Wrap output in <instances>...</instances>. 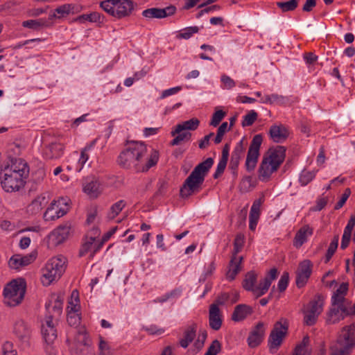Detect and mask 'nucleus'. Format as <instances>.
Returning <instances> with one entry per match:
<instances>
[{
    "label": "nucleus",
    "mask_w": 355,
    "mask_h": 355,
    "mask_svg": "<svg viewBox=\"0 0 355 355\" xmlns=\"http://www.w3.org/2000/svg\"><path fill=\"white\" fill-rule=\"evenodd\" d=\"M298 0H289L288 1H278L277 6L282 12H291L295 10L298 6Z\"/></svg>",
    "instance_id": "nucleus-40"
},
{
    "label": "nucleus",
    "mask_w": 355,
    "mask_h": 355,
    "mask_svg": "<svg viewBox=\"0 0 355 355\" xmlns=\"http://www.w3.org/2000/svg\"><path fill=\"white\" fill-rule=\"evenodd\" d=\"M26 282L21 279L12 280L3 289L4 302L9 306H15L20 304L24 297Z\"/></svg>",
    "instance_id": "nucleus-4"
},
{
    "label": "nucleus",
    "mask_w": 355,
    "mask_h": 355,
    "mask_svg": "<svg viewBox=\"0 0 355 355\" xmlns=\"http://www.w3.org/2000/svg\"><path fill=\"white\" fill-rule=\"evenodd\" d=\"M144 329L150 335H161L164 332V329L163 328H159L156 325L146 327H144Z\"/></svg>",
    "instance_id": "nucleus-62"
},
{
    "label": "nucleus",
    "mask_w": 355,
    "mask_h": 355,
    "mask_svg": "<svg viewBox=\"0 0 355 355\" xmlns=\"http://www.w3.org/2000/svg\"><path fill=\"white\" fill-rule=\"evenodd\" d=\"M253 313V309L249 305L241 304L235 306L232 315V320L235 322L242 321Z\"/></svg>",
    "instance_id": "nucleus-23"
},
{
    "label": "nucleus",
    "mask_w": 355,
    "mask_h": 355,
    "mask_svg": "<svg viewBox=\"0 0 355 355\" xmlns=\"http://www.w3.org/2000/svg\"><path fill=\"white\" fill-rule=\"evenodd\" d=\"M197 324L193 323L187 327L184 332L183 338L180 340V345L183 348H187L194 340L196 336Z\"/></svg>",
    "instance_id": "nucleus-31"
},
{
    "label": "nucleus",
    "mask_w": 355,
    "mask_h": 355,
    "mask_svg": "<svg viewBox=\"0 0 355 355\" xmlns=\"http://www.w3.org/2000/svg\"><path fill=\"white\" fill-rule=\"evenodd\" d=\"M313 263L309 259H305L299 263L298 268L295 272V283L297 288L304 287L307 283L312 273Z\"/></svg>",
    "instance_id": "nucleus-8"
},
{
    "label": "nucleus",
    "mask_w": 355,
    "mask_h": 355,
    "mask_svg": "<svg viewBox=\"0 0 355 355\" xmlns=\"http://www.w3.org/2000/svg\"><path fill=\"white\" fill-rule=\"evenodd\" d=\"M323 304V295L321 294H318L315 295V299L310 302V308L308 311L311 312V313H315L316 315H319L322 311Z\"/></svg>",
    "instance_id": "nucleus-37"
},
{
    "label": "nucleus",
    "mask_w": 355,
    "mask_h": 355,
    "mask_svg": "<svg viewBox=\"0 0 355 355\" xmlns=\"http://www.w3.org/2000/svg\"><path fill=\"white\" fill-rule=\"evenodd\" d=\"M14 334L18 338L19 340L28 343L31 338V331L28 324L22 320H17L14 325Z\"/></svg>",
    "instance_id": "nucleus-14"
},
{
    "label": "nucleus",
    "mask_w": 355,
    "mask_h": 355,
    "mask_svg": "<svg viewBox=\"0 0 355 355\" xmlns=\"http://www.w3.org/2000/svg\"><path fill=\"white\" fill-rule=\"evenodd\" d=\"M46 203L47 200L45 196H38L28 205L27 212L32 215L37 214L40 212Z\"/></svg>",
    "instance_id": "nucleus-32"
},
{
    "label": "nucleus",
    "mask_w": 355,
    "mask_h": 355,
    "mask_svg": "<svg viewBox=\"0 0 355 355\" xmlns=\"http://www.w3.org/2000/svg\"><path fill=\"white\" fill-rule=\"evenodd\" d=\"M55 17V14L50 15L48 19H30L22 22V26L25 28H31L35 31H39L43 27H48L50 26V21Z\"/></svg>",
    "instance_id": "nucleus-22"
},
{
    "label": "nucleus",
    "mask_w": 355,
    "mask_h": 355,
    "mask_svg": "<svg viewBox=\"0 0 355 355\" xmlns=\"http://www.w3.org/2000/svg\"><path fill=\"white\" fill-rule=\"evenodd\" d=\"M269 135L274 142L282 143L288 137L289 132L285 125L274 124L270 128Z\"/></svg>",
    "instance_id": "nucleus-17"
},
{
    "label": "nucleus",
    "mask_w": 355,
    "mask_h": 355,
    "mask_svg": "<svg viewBox=\"0 0 355 355\" xmlns=\"http://www.w3.org/2000/svg\"><path fill=\"white\" fill-rule=\"evenodd\" d=\"M62 304H63V297L60 295H58L53 302V305L51 307V302L49 301V303H46L45 306L49 313V315H53L54 318L56 316H60L62 312Z\"/></svg>",
    "instance_id": "nucleus-33"
},
{
    "label": "nucleus",
    "mask_w": 355,
    "mask_h": 355,
    "mask_svg": "<svg viewBox=\"0 0 355 355\" xmlns=\"http://www.w3.org/2000/svg\"><path fill=\"white\" fill-rule=\"evenodd\" d=\"M165 15L164 10L159 8H151L144 10L142 12V15L144 17L149 19H163V16Z\"/></svg>",
    "instance_id": "nucleus-42"
},
{
    "label": "nucleus",
    "mask_w": 355,
    "mask_h": 355,
    "mask_svg": "<svg viewBox=\"0 0 355 355\" xmlns=\"http://www.w3.org/2000/svg\"><path fill=\"white\" fill-rule=\"evenodd\" d=\"M135 9L132 0H119L116 4L115 17L122 19L129 17Z\"/></svg>",
    "instance_id": "nucleus-15"
},
{
    "label": "nucleus",
    "mask_w": 355,
    "mask_h": 355,
    "mask_svg": "<svg viewBox=\"0 0 355 355\" xmlns=\"http://www.w3.org/2000/svg\"><path fill=\"white\" fill-rule=\"evenodd\" d=\"M262 203L261 199L259 198L256 200L251 207L250 211V224L249 227L251 230H254L256 228L257 222L260 215V207Z\"/></svg>",
    "instance_id": "nucleus-29"
},
{
    "label": "nucleus",
    "mask_w": 355,
    "mask_h": 355,
    "mask_svg": "<svg viewBox=\"0 0 355 355\" xmlns=\"http://www.w3.org/2000/svg\"><path fill=\"white\" fill-rule=\"evenodd\" d=\"M221 350V344L218 340L212 341L205 355H217Z\"/></svg>",
    "instance_id": "nucleus-50"
},
{
    "label": "nucleus",
    "mask_w": 355,
    "mask_h": 355,
    "mask_svg": "<svg viewBox=\"0 0 355 355\" xmlns=\"http://www.w3.org/2000/svg\"><path fill=\"white\" fill-rule=\"evenodd\" d=\"M288 281H289V274L287 272H284L282 274V275L281 276V278L279 280L278 285H277L278 290L279 292H281V293L284 292L286 289L288 284Z\"/></svg>",
    "instance_id": "nucleus-52"
},
{
    "label": "nucleus",
    "mask_w": 355,
    "mask_h": 355,
    "mask_svg": "<svg viewBox=\"0 0 355 355\" xmlns=\"http://www.w3.org/2000/svg\"><path fill=\"white\" fill-rule=\"evenodd\" d=\"M351 194V190L349 188L345 189L344 193L342 194L341 198L336 204L334 209L338 210L340 209L346 202L347 200Z\"/></svg>",
    "instance_id": "nucleus-56"
},
{
    "label": "nucleus",
    "mask_w": 355,
    "mask_h": 355,
    "mask_svg": "<svg viewBox=\"0 0 355 355\" xmlns=\"http://www.w3.org/2000/svg\"><path fill=\"white\" fill-rule=\"evenodd\" d=\"M345 318V315L343 313H340V311L339 306L333 307L330 309L328 313L327 322L331 324L338 323L339 321L343 320Z\"/></svg>",
    "instance_id": "nucleus-39"
},
{
    "label": "nucleus",
    "mask_w": 355,
    "mask_h": 355,
    "mask_svg": "<svg viewBox=\"0 0 355 355\" xmlns=\"http://www.w3.org/2000/svg\"><path fill=\"white\" fill-rule=\"evenodd\" d=\"M191 133L189 132H181L174 136V139L170 142L172 146H178L183 141H189L191 138Z\"/></svg>",
    "instance_id": "nucleus-44"
},
{
    "label": "nucleus",
    "mask_w": 355,
    "mask_h": 355,
    "mask_svg": "<svg viewBox=\"0 0 355 355\" xmlns=\"http://www.w3.org/2000/svg\"><path fill=\"white\" fill-rule=\"evenodd\" d=\"M119 0H104L100 3V7L107 14L115 17L116 4Z\"/></svg>",
    "instance_id": "nucleus-41"
},
{
    "label": "nucleus",
    "mask_w": 355,
    "mask_h": 355,
    "mask_svg": "<svg viewBox=\"0 0 355 355\" xmlns=\"http://www.w3.org/2000/svg\"><path fill=\"white\" fill-rule=\"evenodd\" d=\"M276 171L277 170H273L272 165H270V162L267 158L263 157L258 170L259 179L262 182H267L270 179L272 173Z\"/></svg>",
    "instance_id": "nucleus-24"
},
{
    "label": "nucleus",
    "mask_w": 355,
    "mask_h": 355,
    "mask_svg": "<svg viewBox=\"0 0 355 355\" xmlns=\"http://www.w3.org/2000/svg\"><path fill=\"white\" fill-rule=\"evenodd\" d=\"M95 241H91L90 239L85 236V241L83 243L80 249L79 256L83 257L88 252L91 250L93 251V245Z\"/></svg>",
    "instance_id": "nucleus-49"
},
{
    "label": "nucleus",
    "mask_w": 355,
    "mask_h": 355,
    "mask_svg": "<svg viewBox=\"0 0 355 355\" xmlns=\"http://www.w3.org/2000/svg\"><path fill=\"white\" fill-rule=\"evenodd\" d=\"M76 340H77L76 347L73 349V352L78 355H81L84 353L87 345L86 334L84 331H78V336Z\"/></svg>",
    "instance_id": "nucleus-38"
},
{
    "label": "nucleus",
    "mask_w": 355,
    "mask_h": 355,
    "mask_svg": "<svg viewBox=\"0 0 355 355\" xmlns=\"http://www.w3.org/2000/svg\"><path fill=\"white\" fill-rule=\"evenodd\" d=\"M3 171L13 172L21 175L28 176L29 167L28 164L21 158H15L11 160V164L8 165Z\"/></svg>",
    "instance_id": "nucleus-16"
},
{
    "label": "nucleus",
    "mask_w": 355,
    "mask_h": 355,
    "mask_svg": "<svg viewBox=\"0 0 355 355\" xmlns=\"http://www.w3.org/2000/svg\"><path fill=\"white\" fill-rule=\"evenodd\" d=\"M70 227L69 226H59L55 229L49 236L50 241L54 245H58L63 243L69 234Z\"/></svg>",
    "instance_id": "nucleus-18"
},
{
    "label": "nucleus",
    "mask_w": 355,
    "mask_h": 355,
    "mask_svg": "<svg viewBox=\"0 0 355 355\" xmlns=\"http://www.w3.org/2000/svg\"><path fill=\"white\" fill-rule=\"evenodd\" d=\"M35 259L33 254L21 257L19 254H15L10 259L8 265L12 269H19L21 267L28 266Z\"/></svg>",
    "instance_id": "nucleus-21"
},
{
    "label": "nucleus",
    "mask_w": 355,
    "mask_h": 355,
    "mask_svg": "<svg viewBox=\"0 0 355 355\" xmlns=\"http://www.w3.org/2000/svg\"><path fill=\"white\" fill-rule=\"evenodd\" d=\"M338 240H339V236L336 235L334 237L332 241L331 242V243L327 249V253L325 254V258H324L325 263H328L330 261V259H331V257H333V255L334 254V253L336 252L337 248H338Z\"/></svg>",
    "instance_id": "nucleus-43"
},
{
    "label": "nucleus",
    "mask_w": 355,
    "mask_h": 355,
    "mask_svg": "<svg viewBox=\"0 0 355 355\" xmlns=\"http://www.w3.org/2000/svg\"><path fill=\"white\" fill-rule=\"evenodd\" d=\"M223 323L222 315L219 307L216 304H211L209 311V327L218 331L220 329Z\"/></svg>",
    "instance_id": "nucleus-19"
},
{
    "label": "nucleus",
    "mask_w": 355,
    "mask_h": 355,
    "mask_svg": "<svg viewBox=\"0 0 355 355\" xmlns=\"http://www.w3.org/2000/svg\"><path fill=\"white\" fill-rule=\"evenodd\" d=\"M55 273V270L53 268L52 264H51L50 261H49L46 265L44 268L42 270V283L44 286H49L53 281L59 279L61 277H57V275H54Z\"/></svg>",
    "instance_id": "nucleus-25"
},
{
    "label": "nucleus",
    "mask_w": 355,
    "mask_h": 355,
    "mask_svg": "<svg viewBox=\"0 0 355 355\" xmlns=\"http://www.w3.org/2000/svg\"><path fill=\"white\" fill-rule=\"evenodd\" d=\"M200 124V121L197 118H192L188 121L179 123L175 126V130H172L171 134L173 137L175 136L184 130H195Z\"/></svg>",
    "instance_id": "nucleus-26"
},
{
    "label": "nucleus",
    "mask_w": 355,
    "mask_h": 355,
    "mask_svg": "<svg viewBox=\"0 0 355 355\" xmlns=\"http://www.w3.org/2000/svg\"><path fill=\"white\" fill-rule=\"evenodd\" d=\"M53 315L46 316L45 324L42 325V334L47 344L52 343L57 338V330L53 323Z\"/></svg>",
    "instance_id": "nucleus-13"
},
{
    "label": "nucleus",
    "mask_w": 355,
    "mask_h": 355,
    "mask_svg": "<svg viewBox=\"0 0 355 355\" xmlns=\"http://www.w3.org/2000/svg\"><path fill=\"white\" fill-rule=\"evenodd\" d=\"M2 355H17V352L13 349V345L10 342H6L2 347Z\"/></svg>",
    "instance_id": "nucleus-61"
},
{
    "label": "nucleus",
    "mask_w": 355,
    "mask_h": 355,
    "mask_svg": "<svg viewBox=\"0 0 355 355\" xmlns=\"http://www.w3.org/2000/svg\"><path fill=\"white\" fill-rule=\"evenodd\" d=\"M213 164V158L208 157L193 168L180 187V195L182 198H187L201 190L205 177Z\"/></svg>",
    "instance_id": "nucleus-2"
},
{
    "label": "nucleus",
    "mask_w": 355,
    "mask_h": 355,
    "mask_svg": "<svg viewBox=\"0 0 355 355\" xmlns=\"http://www.w3.org/2000/svg\"><path fill=\"white\" fill-rule=\"evenodd\" d=\"M265 335L264 324L259 322L252 329L248 337L247 341L250 348L258 347L263 341Z\"/></svg>",
    "instance_id": "nucleus-11"
},
{
    "label": "nucleus",
    "mask_w": 355,
    "mask_h": 355,
    "mask_svg": "<svg viewBox=\"0 0 355 355\" xmlns=\"http://www.w3.org/2000/svg\"><path fill=\"white\" fill-rule=\"evenodd\" d=\"M230 131L227 129V123L223 122L221 123V125L218 127L217 130V133L215 139H214V141L216 144H218L222 141L223 137L226 132Z\"/></svg>",
    "instance_id": "nucleus-48"
},
{
    "label": "nucleus",
    "mask_w": 355,
    "mask_h": 355,
    "mask_svg": "<svg viewBox=\"0 0 355 355\" xmlns=\"http://www.w3.org/2000/svg\"><path fill=\"white\" fill-rule=\"evenodd\" d=\"M286 148L282 146H277L275 148H270L267 155L263 157H266L272 165L273 170H277L280 165L284 162L286 157Z\"/></svg>",
    "instance_id": "nucleus-10"
},
{
    "label": "nucleus",
    "mask_w": 355,
    "mask_h": 355,
    "mask_svg": "<svg viewBox=\"0 0 355 355\" xmlns=\"http://www.w3.org/2000/svg\"><path fill=\"white\" fill-rule=\"evenodd\" d=\"M61 205H66L63 198L52 201L44 214V219L46 221H51L63 216L67 211L60 207Z\"/></svg>",
    "instance_id": "nucleus-9"
},
{
    "label": "nucleus",
    "mask_w": 355,
    "mask_h": 355,
    "mask_svg": "<svg viewBox=\"0 0 355 355\" xmlns=\"http://www.w3.org/2000/svg\"><path fill=\"white\" fill-rule=\"evenodd\" d=\"M288 330V324L286 320L284 324L281 322H277L274 328L270 332L268 338V347L271 354H275L282 345L283 338L286 336Z\"/></svg>",
    "instance_id": "nucleus-7"
},
{
    "label": "nucleus",
    "mask_w": 355,
    "mask_h": 355,
    "mask_svg": "<svg viewBox=\"0 0 355 355\" xmlns=\"http://www.w3.org/2000/svg\"><path fill=\"white\" fill-rule=\"evenodd\" d=\"M318 315L315 313H311V312L307 311L305 313L304 322L308 326H312L315 324Z\"/></svg>",
    "instance_id": "nucleus-57"
},
{
    "label": "nucleus",
    "mask_w": 355,
    "mask_h": 355,
    "mask_svg": "<svg viewBox=\"0 0 355 355\" xmlns=\"http://www.w3.org/2000/svg\"><path fill=\"white\" fill-rule=\"evenodd\" d=\"M83 191L90 198H96L101 193V183L95 177H87L83 183Z\"/></svg>",
    "instance_id": "nucleus-12"
},
{
    "label": "nucleus",
    "mask_w": 355,
    "mask_h": 355,
    "mask_svg": "<svg viewBox=\"0 0 355 355\" xmlns=\"http://www.w3.org/2000/svg\"><path fill=\"white\" fill-rule=\"evenodd\" d=\"M86 21L98 23V26H101V24L104 23L105 16L98 12H92L89 14L79 15L74 19V21H78L80 23H84Z\"/></svg>",
    "instance_id": "nucleus-28"
},
{
    "label": "nucleus",
    "mask_w": 355,
    "mask_h": 355,
    "mask_svg": "<svg viewBox=\"0 0 355 355\" xmlns=\"http://www.w3.org/2000/svg\"><path fill=\"white\" fill-rule=\"evenodd\" d=\"M315 176V171L303 170L300 175L299 181L302 186H306L313 180Z\"/></svg>",
    "instance_id": "nucleus-46"
},
{
    "label": "nucleus",
    "mask_w": 355,
    "mask_h": 355,
    "mask_svg": "<svg viewBox=\"0 0 355 355\" xmlns=\"http://www.w3.org/2000/svg\"><path fill=\"white\" fill-rule=\"evenodd\" d=\"M338 346L331 347V355H349L355 348V323L345 326L337 340Z\"/></svg>",
    "instance_id": "nucleus-3"
},
{
    "label": "nucleus",
    "mask_w": 355,
    "mask_h": 355,
    "mask_svg": "<svg viewBox=\"0 0 355 355\" xmlns=\"http://www.w3.org/2000/svg\"><path fill=\"white\" fill-rule=\"evenodd\" d=\"M51 264L53 265V268L55 270V273L54 275H57V277H61L62 274L64 272L67 266V259L66 257L60 255L55 257L51 258L50 260Z\"/></svg>",
    "instance_id": "nucleus-34"
},
{
    "label": "nucleus",
    "mask_w": 355,
    "mask_h": 355,
    "mask_svg": "<svg viewBox=\"0 0 355 355\" xmlns=\"http://www.w3.org/2000/svg\"><path fill=\"white\" fill-rule=\"evenodd\" d=\"M199 31V28L196 26H190L185 28L181 31L180 33H178L176 36L177 39L181 40H188L191 38L194 33H197Z\"/></svg>",
    "instance_id": "nucleus-45"
},
{
    "label": "nucleus",
    "mask_w": 355,
    "mask_h": 355,
    "mask_svg": "<svg viewBox=\"0 0 355 355\" xmlns=\"http://www.w3.org/2000/svg\"><path fill=\"white\" fill-rule=\"evenodd\" d=\"M80 318L75 313L67 314V322L70 326H77L80 324Z\"/></svg>",
    "instance_id": "nucleus-60"
},
{
    "label": "nucleus",
    "mask_w": 355,
    "mask_h": 355,
    "mask_svg": "<svg viewBox=\"0 0 355 355\" xmlns=\"http://www.w3.org/2000/svg\"><path fill=\"white\" fill-rule=\"evenodd\" d=\"M125 206V202L123 200H121L112 205L110 208L111 212L113 214L112 218H114L115 216H116Z\"/></svg>",
    "instance_id": "nucleus-53"
},
{
    "label": "nucleus",
    "mask_w": 355,
    "mask_h": 355,
    "mask_svg": "<svg viewBox=\"0 0 355 355\" xmlns=\"http://www.w3.org/2000/svg\"><path fill=\"white\" fill-rule=\"evenodd\" d=\"M312 234L313 229L309 225H304L297 232L294 238L293 245L300 248L306 241L307 236L312 235Z\"/></svg>",
    "instance_id": "nucleus-27"
},
{
    "label": "nucleus",
    "mask_w": 355,
    "mask_h": 355,
    "mask_svg": "<svg viewBox=\"0 0 355 355\" xmlns=\"http://www.w3.org/2000/svg\"><path fill=\"white\" fill-rule=\"evenodd\" d=\"M27 178L13 172L4 171L1 184L6 192L18 191L25 186Z\"/></svg>",
    "instance_id": "nucleus-5"
},
{
    "label": "nucleus",
    "mask_w": 355,
    "mask_h": 355,
    "mask_svg": "<svg viewBox=\"0 0 355 355\" xmlns=\"http://www.w3.org/2000/svg\"><path fill=\"white\" fill-rule=\"evenodd\" d=\"M347 302V300L345 298L344 295L340 294H333L331 297V304L333 306L337 305L338 306L340 304H344Z\"/></svg>",
    "instance_id": "nucleus-59"
},
{
    "label": "nucleus",
    "mask_w": 355,
    "mask_h": 355,
    "mask_svg": "<svg viewBox=\"0 0 355 355\" xmlns=\"http://www.w3.org/2000/svg\"><path fill=\"white\" fill-rule=\"evenodd\" d=\"M168 188V183L163 180H160L157 183V190L155 193V196H162L166 193Z\"/></svg>",
    "instance_id": "nucleus-55"
},
{
    "label": "nucleus",
    "mask_w": 355,
    "mask_h": 355,
    "mask_svg": "<svg viewBox=\"0 0 355 355\" xmlns=\"http://www.w3.org/2000/svg\"><path fill=\"white\" fill-rule=\"evenodd\" d=\"M262 142L263 137L261 134L254 135L250 142L245 164L246 170L248 172L254 171L257 166L260 155L259 150Z\"/></svg>",
    "instance_id": "nucleus-6"
},
{
    "label": "nucleus",
    "mask_w": 355,
    "mask_h": 355,
    "mask_svg": "<svg viewBox=\"0 0 355 355\" xmlns=\"http://www.w3.org/2000/svg\"><path fill=\"white\" fill-rule=\"evenodd\" d=\"M230 298V293H222L218 295L215 300V302L212 304H216V306L218 307L220 305H223L227 302Z\"/></svg>",
    "instance_id": "nucleus-58"
},
{
    "label": "nucleus",
    "mask_w": 355,
    "mask_h": 355,
    "mask_svg": "<svg viewBox=\"0 0 355 355\" xmlns=\"http://www.w3.org/2000/svg\"><path fill=\"white\" fill-rule=\"evenodd\" d=\"M159 159V153L153 149L147 155V148L142 142L127 141L125 148L118 157L119 165L125 169L136 172H146L155 166Z\"/></svg>",
    "instance_id": "nucleus-1"
},
{
    "label": "nucleus",
    "mask_w": 355,
    "mask_h": 355,
    "mask_svg": "<svg viewBox=\"0 0 355 355\" xmlns=\"http://www.w3.org/2000/svg\"><path fill=\"white\" fill-rule=\"evenodd\" d=\"M227 164V161L225 159H220L218 165L215 173L213 175V178L214 179H218L219 177L222 175L224 173V171L226 168Z\"/></svg>",
    "instance_id": "nucleus-54"
},
{
    "label": "nucleus",
    "mask_w": 355,
    "mask_h": 355,
    "mask_svg": "<svg viewBox=\"0 0 355 355\" xmlns=\"http://www.w3.org/2000/svg\"><path fill=\"white\" fill-rule=\"evenodd\" d=\"M226 112L222 110H217L213 114L210 125L216 127L225 116Z\"/></svg>",
    "instance_id": "nucleus-51"
},
{
    "label": "nucleus",
    "mask_w": 355,
    "mask_h": 355,
    "mask_svg": "<svg viewBox=\"0 0 355 355\" xmlns=\"http://www.w3.org/2000/svg\"><path fill=\"white\" fill-rule=\"evenodd\" d=\"M207 334L205 330L202 331L199 334L198 340L194 343V345L197 349H200L202 348L205 341L207 338Z\"/></svg>",
    "instance_id": "nucleus-63"
},
{
    "label": "nucleus",
    "mask_w": 355,
    "mask_h": 355,
    "mask_svg": "<svg viewBox=\"0 0 355 355\" xmlns=\"http://www.w3.org/2000/svg\"><path fill=\"white\" fill-rule=\"evenodd\" d=\"M245 150L244 138H243L235 146L234 150L231 155V159L230 162L229 168L230 169H235L238 168L241 159L244 155Z\"/></svg>",
    "instance_id": "nucleus-20"
},
{
    "label": "nucleus",
    "mask_w": 355,
    "mask_h": 355,
    "mask_svg": "<svg viewBox=\"0 0 355 355\" xmlns=\"http://www.w3.org/2000/svg\"><path fill=\"white\" fill-rule=\"evenodd\" d=\"M257 282V274L254 270L248 272L242 282L243 288L247 291H252Z\"/></svg>",
    "instance_id": "nucleus-36"
},
{
    "label": "nucleus",
    "mask_w": 355,
    "mask_h": 355,
    "mask_svg": "<svg viewBox=\"0 0 355 355\" xmlns=\"http://www.w3.org/2000/svg\"><path fill=\"white\" fill-rule=\"evenodd\" d=\"M64 146L60 143H51L44 150V156L46 159H52L60 157L63 153Z\"/></svg>",
    "instance_id": "nucleus-30"
},
{
    "label": "nucleus",
    "mask_w": 355,
    "mask_h": 355,
    "mask_svg": "<svg viewBox=\"0 0 355 355\" xmlns=\"http://www.w3.org/2000/svg\"><path fill=\"white\" fill-rule=\"evenodd\" d=\"M243 261V257H239L236 258L234 257L230 261V269L227 273V278L232 281L235 279L236 275L241 270V263Z\"/></svg>",
    "instance_id": "nucleus-35"
},
{
    "label": "nucleus",
    "mask_w": 355,
    "mask_h": 355,
    "mask_svg": "<svg viewBox=\"0 0 355 355\" xmlns=\"http://www.w3.org/2000/svg\"><path fill=\"white\" fill-rule=\"evenodd\" d=\"M258 114L254 110H250L243 116L241 125L243 127L252 125L257 119Z\"/></svg>",
    "instance_id": "nucleus-47"
},
{
    "label": "nucleus",
    "mask_w": 355,
    "mask_h": 355,
    "mask_svg": "<svg viewBox=\"0 0 355 355\" xmlns=\"http://www.w3.org/2000/svg\"><path fill=\"white\" fill-rule=\"evenodd\" d=\"M101 234V230L97 227H94L91 229L87 234L85 236L87 238L90 239L91 241H96Z\"/></svg>",
    "instance_id": "nucleus-64"
}]
</instances>
